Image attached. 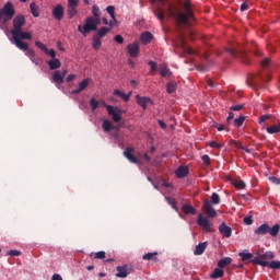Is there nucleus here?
<instances>
[{
  "mask_svg": "<svg viewBox=\"0 0 280 280\" xmlns=\"http://www.w3.org/2000/svg\"><path fill=\"white\" fill-rule=\"evenodd\" d=\"M269 180L273 185H280V178L279 177L271 176V177H269Z\"/></svg>",
  "mask_w": 280,
  "mask_h": 280,
  "instance_id": "obj_53",
  "label": "nucleus"
},
{
  "mask_svg": "<svg viewBox=\"0 0 280 280\" xmlns=\"http://www.w3.org/2000/svg\"><path fill=\"white\" fill-rule=\"evenodd\" d=\"M245 119H246V116H240L238 118H235L234 119V126L236 128L242 127V125L244 124Z\"/></svg>",
  "mask_w": 280,
  "mask_h": 280,
  "instance_id": "obj_42",
  "label": "nucleus"
},
{
  "mask_svg": "<svg viewBox=\"0 0 280 280\" xmlns=\"http://www.w3.org/2000/svg\"><path fill=\"white\" fill-rule=\"evenodd\" d=\"M268 135H277L280 131V124L272 125L266 128Z\"/></svg>",
  "mask_w": 280,
  "mask_h": 280,
  "instance_id": "obj_35",
  "label": "nucleus"
},
{
  "mask_svg": "<svg viewBox=\"0 0 280 280\" xmlns=\"http://www.w3.org/2000/svg\"><path fill=\"white\" fill-rule=\"evenodd\" d=\"M171 15L174 16L179 25H184V27H189L191 21H194V13L191 12V7L188 2L184 4V12L175 13L174 11H171Z\"/></svg>",
  "mask_w": 280,
  "mask_h": 280,
  "instance_id": "obj_1",
  "label": "nucleus"
},
{
  "mask_svg": "<svg viewBox=\"0 0 280 280\" xmlns=\"http://www.w3.org/2000/svg\"><path fill=\"white\" fill-rule=\"evenodd\" d=\"M51 280H62V276L55 273L52 275Z\"/></svg>",
  "mask_w": 280,
  "mask_h": 280,
  "instance_id": "obj_64",
  "label": "nucleus"
},
{
  "mask_svg": "<svg viewBox=\"0 0 280 280\" xmlns=\"http://www.w3.org/2000/svg\"><path fill=\"white\" fill-rule=\"evenodd\" d=\"M115 95H118V97H120L121 100H124V102H128V100H130V95H132V93L126 94L119 90L114 91Z\"/></svg>",
  "mask_w": 280,
  "mask_h": 280,
  "instance_id": "obj_37",
  "label": "nucleus"
},
{
  "mask_svg": "<svg viewBox=\"0 0 280 280\" xmlns=\"http://www.w3.org/2000/svg\"><path fill=\"white\" fill-rule=\"evenodd\" d=\"M262 82H270V80H272V78L270 77V74H266L265 77L264 75H260L259 77Z\"/></svg>",
  "mask_w": 280,
  "mask_h": 280,
  "instance_id": "obj_60",
  "label": "nucleus"
},
{
  "mask_svg": "<svg viewBox=\"0 0 280 280\" xmlns=\"http://www.w3.org/2000/svg\"><path fill=\"white\" fill-rule=\"evenodd\" d=\"M25 26V15H18L13 19V28L11 30V34H16L21 31H23V27Z\"/></svg>",
  "mask_w": 280,
  "mask_h": 280,
  "instance_id": "obj_8",
  "label": "nucleus"
},
{
  "mask_svg": "<svg viewBox=\"0 0 280 280\" xmlns=\"http://www.w3.org/2000/svg\"><path fill=\"white\" fill-rule=\"evenodd\" d=\"M244 108V105H234L230 108V110H242Z\"/></svg>",
  "mask_w": 280,
  "mask_h": 280,
  "instance_id": "obj_61",
  "label": "nucleus"
},
{
  "mask_svg": "<svg viewBox=\"0 0 280 280\" xmlns=\"http://www.w3.org/2000/svg\"><path fill=\"white\" fill-rule=\"evenodd\" d=\"M115 24H113V22H109V26H103L98 30V32L95 34V36H98V38H104V36H106V34H108L110 32V30H113V26Z\"/></svg>",
  "mask_w": 280,
  "mask_h": 280,
  "instance_id": "obj_21",
  "label": "nucleus"
},
{
  "mask_svg": "<svg viewBox=\"0 0 280 280\" xmlns=\"http://www.w3.org/2000/svg\"><path fill=\"white\" fill-rule=\"evenodd\" d=\"M114 40L118 43V45H124V37L121 35H116Z\"/></svg>",
  "mask_w": 280,
  "mask_h": 280,
  "instance_id": "obj_52",
  "label": "nucleus"
},
{
  "mask_svg": "<svg viewBox=\"0 0 280 280\" xmlns=\"http://www.w3.org/2000/svg\"><path fill=\"white\" fill-rule=\"evenodd\" d=\"M106 258V252H97L95 254V259H105Z\"/></svg>",
  "mask_w": 280,
  "mask_h": 280,
  "instance_id": "obj_50",
  "label": "nucleus"
},
{
  "mask_svg": "<svg viewBox=\"0 0 280 280\" xmlns=\"http://www.w3.org/2000/svg\"><path fill=\"white\" fill-rule=\"evenodd\" d=\"M268 65H270V58H265L261 61V67H264V69H266V67H268Z\"/></svg>",
  "mask_w": 280,
  "mask_h": 280,
  "instance_id": "obj_59",
  "label": "nucleus"
},
{
  "mask_svg": "<svg viewBox=\"0 0 280 280\" xmlns=\"http://www.w3.org/2000/svg\"><path fill=\"white\" fill-rule=\"evenodd\" d=\"M210 148H213L214 150H220V148H222V144L215 142V141H211L209 143Z\"/></svg>",
  "mask_w": 280,
  "mask_h": 280,
  "instance_id": "obj_51",
  "label": "nucleus"
},
{
  "mask_svg": "<svg viewBox=\"0 0 280 280\" xmlns=\"http://www.w3.org/2000/svg\"><path fill=\"white\" fill-rule=\"evenodd\" d=\"M231 143L233 145H235V148H237L238 150H244V147L242 145V143L235 141V140H232Z\"/></svg>",
  "mask_w": 280,
  "mask_h": 280,
  "instance_id": "obj_56",
  "label": "nucleus"
},
{
  "mask_svg": "<svg viewBox=\"0 0 280 280\" xmlns=\"http://www.w3.org/2000/svg\"><path fill=\"white\" fill-rule=\"evenodd\" d=\"M262 268H271V270H279L280 269V261L273 260L271 262H260Z\"/></svg>",
  "mask_w": 280,
  "mask_h": 280,
  "instance_id": "obj_24",
  "label": "nucleus"
},
{
  "mask_svg": "<svg viewBox=\"0 0 280 280\" xmlns=\"http://www.w3.org/2000/svg\"><path fill=\"white\" fill-rule=\"evenodd\" d=\"M182 211L183 213H185L186 215H196V208H194V206L191 205H184L182 207Z\"/></svg>",
  "mask_w": 280,
  "mask_h": 280,
  "instance_id": "obj_25",
  "label": "nucleus"
},
{
  "mask_svg": "<svg viewBox=\"0 0 280 280\" xmlns=\"http://www.w3.org/2000/svg\"><path fill=\"white\" fill-rule=\"evenodd\" d=\"M180 45H182V49L185 51V54H189V56H196V54H198V51L194 50V48L185 45L184 38L180 39Z\"/></svg>",
  "mask_w": 280,
  "mask_h": 280,
  "instance_id": "obj_26",
  "label": "nucleus"
},
{
  "mask_svg": "<svg viewBox=\"0 0 280 280\" xmlns=\"http://www.w3.org/2000/svg\"><path fill=\"white\" fill-rule=\"evenodd\" d=\"M52 16L56 21H62V19H65V7H62V4H57L52 9Z\"/></svg>",
  "mask_w": 280,
  "mask_h": 280,
  "instance_id": "obj_15",
  "label": "nucleus"
},
{
  "mask_svg": "<svg viewBox=\"0 0 280 280\" xmlns=\"http://www.w3.org/2000/svg\"><path fill=\"white\" fill-rule=\"evenodd\" d=\"M155 255H159V253H148L142 256V259L144 261H150V259H153V261H159V258H156Z\"/></svg>",
  "mask_w": 280,
  "mask_h": 280,
  "instance_id": "obj_38",
  "label": "nucleus"
},
{
  "mask_svg": "<svg viewBox=\"0 0 280 280\" xmlns=\"http://www.w3.org/2000/svg\"><path fill=\"white\" fill-rule=\"evenodd\" d=\"M92 14L95 16L94 19H100V7L93 5L92 7Z\"/></svg>",
  "mask_w": 280,
  "mask_h": 280,
  "instance_id": "obj_49",
  "label": "nucleus"
},
{
  "mask_svg": "<svg viewBox=\"0 0 280 280\" xmlns=\"http://www.w3.org/2000/svg\"><path fill=\"white\" fill-rule=\"evenodd\" d=\"M47 56H50V58H56V51L54 49L48 50V52L46 54Z\"/></svg>",
  "mask_w": 280,
  "mask_h": 280,
  "instance_id": "obj_63",
  "label": "nucleus"
},
{
  "mask_svg": "<svg viewBox=\"0 0 280 280\" xmlns=\"http://www.w3.org/2000/svg\"><path fill=\"white\" fill-rule=\"evenodd\" d=\"M7 255H9L10 257H21V252L16 250V249H11V250L7 252Z\"/></svg>",
  "mask_w": 280,
  "mask_h": 280,
  "instance_id": "obj_47",
  "label": "nucleus"
},
{
  "mask_svg": "<svg viewBox=\"0 0 280 280\" xmlns=\"http://www.w3.org/2000/svg\"><path fill=\"white\" fill-rule=\"evenodd\" d=\"M47 65H48V67H49V69H50L51 71H56V69H60V67L62 66V63L60 62V60L57 59V58H54V59L47 61Z\"/></svg>",
  "mask_w": 280,
  "mask_h": 280,
  "instance_id": "obj_23",
  "label": "nucleus"
},
{
  "mask_svg": "<svg viewBox=\"0 0 280 280\" xmlns=\"http://www.w3.org/2000/svg\"><path fill=\"white\" fill-rule=\"evenodd\" d=\"M22 51H26L25 55L30 57V60L33 62V65H36V67H38V61L36 60V52H34V50L30 49L28 47L27 49H22Z\"/></svg>",
  "mask_w": 280,
  "mask_h": 280,
  "instance_id": "obj_27",
  "label": "nucleus"
},
{
  "mask_svg": "<svg viewBox=\"0 0 280 280\" xmlns=\"http://www.w3.org/2000/svg\"><path fill=\"white\" fill-rule=\"evenodd\" d=\"M100 26V18H86L85 24L79 25L78 31L83 34V36H86L89 32H97V27Z\"/></svg>",
  "mask_w": 280,
  "mask_h": 280,
  "instance_id": "obj_3",
  "label": "nucleus"
},
{
  "mask_svg": "<svg viewBox=\"0 0 280 280\" xmlns=\"http://www.w3.org/2000/svg\"><path fill=\"white\" fill-rule=\"evenodd\" d=\"M106 12L109 13L112 21L109 23H113V25H117V19H115V7L109 5L106 8Z\"/></svg>",
  "mask_w": 280,
  "mask_h": 280,
  "instance_id": "obj_34",
  "label": "nucleus"
},
{
  "mask_svg": "<svg viewBox=\"0 0 280 280\" xmlns=\"http://www.w3.org/2000/svg\"><path fill=\"white\" fill-rule=\"evenodd\" d=\"M92 45L94 49H100V47H102V38L97 35H94L92 38Z\"/></svg>",
  "mask_w": 280,
  "mask_h": 280,
  "instance_id": "obj_36",
  "label": "nucleus"
},
{
  "mask_svg": "<svg viewBox=\"0 0 280 280\" xmlns=\"http://www.w3.org/2000/svg\"><path fill=\"white\" fill-rule=\"evenodd\" d=\"M225 51L228 54H230V56H232V58H241V60L243 62H248V55H246V52L237 49V47H235V45H232V47L226 48Z\"/></svg>",
  "mask_w": 280,
  "mask_h": 280,
  "instance_id": "obj_7",
  "label": "nucleus"
},
{
  "mask_svg": "<svg viewBox=\"0 0 280 280\" xmlns=\"http://www.w3.org/2000/svg\"><path fill=\"white\" fill-rule=\"evenodd\" d=\"M188 174H189V167H187V166H179L175 171V176L177 178H185Z\"/></svg>",
  "mask_w": 280,
  "mask_h": 280,
  "instance_id": "obj_22",
  "label": "nucleus"
},
{
  "mask_svg": "<svg viewBox=\"0 0 280 280\" xmlns=\"http://www.w3.org/2000/svg\"><path fill=\"white\" fill-rule=\"evenodd\" d=\"M232 185H233L236 189H244V187H246V184H245L244 180H242V179H233V180H232Z\"/></svg>",
  "mask_w": 280,
  "mask_h": 280,
  "instance_id": "obj_39",
  "label": "nucleus"
},
{
  "mask_svg": "<svg viewBox=\"0 0 280 280\" xmlns=\"http://www.w3.org/2000/svg\"><path fill=\"white\" fill-rule=\"evenodd\" d=\"M127 49L131 58H137L139 56V42H133L132 44H129Z\"/></svg>",
  "mask_w": 280,
  "mask_h": 280,
  "instance_id": "obj_19",
  "label": "nucleus"
},
{
  "mask_svg": "<svg viewBox=\"0 0 280 280\" xmlns=\"http://www.w3.org/2000/svg\"><path fill=\"white\" fill-rule=\"evenodd\" d=\"M106 110L108 115L113 118V121L118 124L121 121V113H124L119 107H114L113 105H106Z\"/></svg>",
  "mask_w": 280,
  "mask_h": 280,
  "instance_id": "obj_9",
  "label": "nucleus"
},
{
  "mask_svg": "<svg viewBox=\"0 0 280 280\" xmlns=\"http://www.w3.org/2000/svg\"><path fill=\"white\" fill-rule=\"evenodd\" d=\"M30 10L35 19H38V16H40V9H38V5H36L35 2H31Z\"/></svg>",
  "mask_w": 280,
  "mask_h": 280,
  "instance_id": "obj_31",
  "label": "nucleus"
},
{
  "mask_svg": "<svg viewBox=\"0 0 280 280\" xmlns=\"http://www.w3.org/2000/svg\"><path fill=\"white\" fill-rule=\"evenodd\" d=\"M167 93H174L176 91V82L171 81L166 88Z\"/></svg>",
  "mask_w": 280,
  "mask_h": 280,
  "instance_id": "obj_46",
  "label": "nucleus"
},
{
  "mask_svg": "<svg viewBox=\"0 0 280 280\" xmlns=\"http://www.w3.org/2000/svg\"><path fill=\"white\" fill-rule=\"evenodd\" d=\"M197 224L198 226H200L206 233H211V222L209 221V219L207 217H203L202 214L198 215V220H197Z\"/></svg>",
  "mask_w": 280,
  "mask_h": 280,
  "instance_id": "obj_11",
  "label": "nucleus"
},
{
  "mask_svg": "<svg viewBox=\"0 0 280 280\" xmlns=\"http://www.w3.org/2000/svg\"><path fill=\"white\" fill-rule=\"evenodd\" d=\"M14 14H16L14 4H12V2H7L0 10V21L8 23V21H12V19H14Z\"/></svg>",
  "mask_w": 280,
  "mask_h": 280,
  "instance_id": "obj_4",
  "label": "nucleus"
},
{
  "mask_svg": "<svg viewBox=\"0 0 280 280\" xmlns=\"http://www.w3.org/2000/svg\"><path fill=\"white\" fill-rule=\"evenodd\" d=\"M207 250V242L200 243L195 247L194 255H202Z\"/></svg>",
  "mask_w": 280,
  "mask_h": 280,
  "instance_id": "obj_30",
  "label": "nucleus"
},
{
  "mask_svg": "<svg viewBox=\"0 0 280 280\" xmlns=\"http://www.w3.org/2000/svg\"><path fill=\"white\" fill-rule=\"evenodd\" d=\"M243 221L245 222V224L250 225L253 224V217H245Z\"/></svg>",
  "mask_w": 280,
  "mask_h": 280,
  "instance_id": "obj_58",
  "label": "nucleus"
},
{
  "mask_svg": "<svg viewBox=\"0 0 280 280\" xmlns=\"http://www.w3.org/2000/svg\"><path fill=\"white\" fill-rule=\"evenodd\" d=\"M211 203L212 205H220V195H218L217 192H213L211 195Z\"/></svg>",
  "mask_w": 280,
  "mask_h": 280,
  "instance_id": "obj_45",
  "label": "nucleus"
},
{
  "mask_svg": "<svg viewBox=\"0 0 280 280\" xmlns=\"http://www.w3.org/2000/svg\"><path fill=\"white\" fill-rule=\"evenodd\" d=\"M166 202L172 206V209H174L178 213V206H176V200L172 199L171 197H165Z\"/></svg>",
  "mask_w": 280,
  "mask_h": 280,
  "instance_id": "obj_43",
  "label": "nucleus"
},
{
  "mask_svg": "<svg viewBox=\"0 0 280 280\" xmlns=\"http://www.w3.org/2000/svg\"><path fill=\"white\" fill-rule=\"evenodd\" d=\"M89 84H91L90 79H84L83 81L79 82V86L77 90H72V95H79V93H82V91H86L89 89Z\"/></svg>",
  "mask_w": 280,
  "mask_h": 280,
  "instance_id": "obj_18",
  "label": "nucleus"
},
{
  "mask_svg": "<svg viewBox=\"0 0 280 280\" xmlns=\"http://www.w3.org/2000/svg\"><path fill=\"white\" fill-rule=\"evenodd\" d=\"M35 47L44 51V54H49V48L43 42H35Z\"/></svg>",
  "mask_w": 280,
  "mask_h": 280,
  "instance_id": "obj_40",
  "label": "nucleus"
},
{
  "mask_svg": "<svg viewBox=\"0 0 280 280\" xmlns=\"http://www.w3.org/2000/svg\"><path fill=\"white\" fill-rule=\"evenodd\" d=\"M160 75L162 78H170V75H172V71L167 68V65H160Z\"/></svg>",
  "mask_w": 280,
  "mask_h": 280,
  "instance_id": "obj_28",
  "label": "nucleus"
},
{
  "mask_svg": "<svg viewBox=\"0 0 280 280\" xmlns=\"http://www.w3.org/2000/svg\"><path fill=\"white\" fill-rule=\"evenodd\" d=\"M140 40L142 45H148L152 40V33L144 32L140 36Z\"/></svg>",
  "mask_w": 280,
  "mask_h": 280,
  "instance_id": "obj_29",
  "label": "nucleus"
},
{
  "mask_svg": "<svg viewBox=\"0 0 280 280\" xmlns=\"http://www.w3.org/2000/svg\"><path fill=\"white\" fill-rule=\"evenodd\" d=\"M279 231H280V225L276 224L272 228H270V225H268L267 223L261 224L260 226H258L254 233L256 235H266L269 233V235H271V237H277L279 235Z\"/></svg>",
  "mask_w": 280,
  "mask_h": 280,
  "instance_id": "obj_5",
  "label": "nucleus"
},
{
  "mask_svg": "<svg viewBox=\"0 0 280 280\" xmlns=\"http://www.w3.org/2000/svg\"><path fill=\"white\" fill-rule=\"evenodd\" d=\"M90 106L92 110H95L100 106V102H97L95 98H91Z\"/></svg>",
  "mask_w": 280,
  "mask_h": 280,
  "instance_id": "obj_48",
  "label": "nucleus"
},
{
  "mask_svg": "<svg viewBox=\"0 0 280 280\" xmlns=\"http://www.w3.org/2000/svg\"><path fill=\"white\" fill-rule=\"evenodd\" d=\"M75 80V74H69L66 79V82H73Z\"/></svg>",
  "mask_w": 280,
  "mask_h": 280,
  "instance_id": "obj_62",
  "label": "nucleus"
},
{
  "mask_svg": "<svg viewBox=\"0 0 280 280\" xmlns=\"http://www.w3.org/2000/svg\"><path fill=\"white\" fill-rule=\"evenodd\" d=\"M202 209H203V211H205V213L208 218H217L218 212L215 211V209L211 205V201L205 200Z\"/></svg>",
  "mask_w": 280,
  "mask_h": 280,
  "instance_id": "obj_14",
  "label": "nucleus"
},
{
  "mask_svg": "<svg viewBox=\"0 0 280 280\" xmlns=\"http://www.w3.org/2000/svg\"><path fill=\"white\" fill-rule=\"evenodd\" d=\"M219 233L224 237H231L233 230L231 229V226L226 225V223L223 222L219 225Z\"/></svg>",
  "mask_w": 280,
  "mask_h": 280,
  "instance_id": "obj_20",
  "label": "nucleus"
},
{
  "mask_svg": "<svg viewBox=\"0 0 280 280\" xmlns=\"http://www.w3.org/2000/svg\"><path fill=\"white\" fill-rule=\"evenodd\" d=\"M116 270H117L116 277L118 279H126V277H128V275H130V272L133 271L132 266H128V265L118 266Z\"/></svg>",
  "mask_w": 280,
  "mask_h": 280,
  "instance_id": "obj_12",
  "label": "nucleus"
},
{
  "mask_svg": "<svg viewBox=\"0 0 280 280\" xmlns=\"http://www.w3.org/2000/svg\"><path fill=\"white\" fill-rule=\"evenodd\" d=\"M149 66L151 67V71H156L159 65L155 61H149Z\"/></svg>",
  "mask_w": 280,
  "mask_h": 280,
  "instance_id": "obj_55",
  "label": "nucleus"
},
{
  "mask_svg": "<svg viewBox=\"0 0 280 280\" xmlns=\"http://www.w3.org/2000/svg\"><path fill=\"white\" fill-rule=\"evenodd\" d=\"M23 40H32V32L19 31L12 35L11 43L15 45L18 49L28 48V44Z\"/></svg>",
  "mask_w": 280,
  "mask_h": 280,
  "instance_id": "obj_2",
  "label": "nucleus"
},
{
  "mask_svg": "<svg viewBox=\"0 0 280 280\" xmlns=\"http://www.w3.org/2000/svg\"><path fill=\"white\" fill-rule=\"evenodd\" d=\"M201 161H203L205 165H209L211 163V158L209 155H202Z\"/></svg>",
  "mask_w": 280,
  "mask_h": 280,
  "instance_id": "obj_54",
  "label": "nucleus"
},
{
  "mask_svg": "<svg viewBox=\"0 0 280 280\" xmlns=\"http://www.w3.org/2000/svg\"><path fill=\"white\" fill-rule=\"evenodd\" d=\"M269 259H275V254L272 252H266L264 254H258L252 262L256 266H261V264H269Z\"/></svg>",
  "mask_w": 280,
  "mask_h": 280,
  "instance_id": "obj_6",
  "label": "nucleus"
},
{
  "mask_svg": "<svg viewBox=\"0 0 280 280\" xmlns=\"http://www.w3.org/2000/svg\"><path fill=\"white\" fill-rule=\"evenodd\" d=\"M238 255H240L242 261H248V259L253 258V254H250V253H240Z\"/></svg>",
  "mask_w": 280,
  "mask_h": 280,
  "instance_id": "obj_44",
  "label": "nucleus"
},
{
  "mask_svg": "<svg viewBox=\"0 0 280 280\" xmlns=\"http://www.w3.org/2000/svg\"><path fill=\"white\" fill-rule=\"evenodd\" d=\"M124 156L130 161V163H135L136 165H139V159L135 156V149L132 148H127L124 151Z\"/></svg>",
  "mask_w": 280,
  "mask_h": 280,
  "instance_id": "obj_17",
  "label": "nucleus"
},
{
  "mask_svg": "<svg viewBox=\"0 0 280 280\" xmlns=\"http://www.w3.org/2000/svg\"><path fill=\"white\" fill-rule=\"evenodd\" d=\"M67 75V70H56L52 74V82L57 85L60 86V84L65 83V78Z\"/></svg>",
  "mask_w": 280,
  "mask_h": 280,
  "instance_id": "obj_13",
  "label": "nucleus"
},
{
  "mask_svg": "<svg viewBox=\"0 0 280 280\" xmlns=\"http://www.w3.org/2000/svg\"><path fill=\"white\" fill-rule=\"evenodd\" d=\"M222 277H224V270L220 268L214 269L210 275V279H222Z\"/></svg>",
  "mask_w": 280,
  "mask_h": 280,
  "instance_id": "obj_33",
  "label": "nucleus"
},
{
  "mask_svg": "<svg viewBox=\"0 0 280 280\" xmlns=\"http://www.w3.org/2000/svg\"><path fill=\"white\" fill-rule=\"evenodd\" d=\"M78 5H80V0H68L67 14L69 19H73L78 14Z\"/></svg>",
  "mask_w": 280,
  "mask_h": 280,
  "instance_id": "obj_10",
  "label": "nucleus"
},
{
  "mask_svg": "<svg viewBox=\"0 0 280 280\" xmlns=\"http://www.w3.org/2000/svg\"><path fill=\"white\" fill-rule=\"evenodd\" d=\"M136 101L137 104H139L141 106V108H143V110H145V108H148V106H152V98L150 97H145V96H136Z\"/></svg>",
  "mask_w": 280,
  "mask_h": 280,
  "instance_id": "obj_16",
  "label": "nucleus"
},
{
  "mask_svg": "<svg viewBox=\"0 0 280 280\" xmlns=\"http://www.w3.org/2000/svg\"><path fill=\"white\" fill-rule=\"evenodd\" d=\"M268 119H270L269 115H262L259 118V124H264L265 121H268Z\"/></svg>",
  "mask_w": 280,
  "mask_h": 280,
  "instance_id": "obj_57",
  "label": "nucleus"
},
{
  "mask_svg": "<svg viewBox=\"0 0 280 280\" xmlns=\"http://www.w3.org/2000/svg\"><path fill=\"white\" fill-rule=\"evenodd\" d=\"M102 127L105 132H110L113 130V122L104 120Z\"/></svg>",
  "mask_w": 280,
  "mask_h": 280,
  "instance_id": "obj_41",
  "label": "nucleus"
},
{
  "mask_svg": "<svg viewBox=\"0 0 280 280\" xmlns=\"http://www.w3.org/2000/svg\"><path fill=\"white\" fill-rule=\"evenodd\" d=\"M233 259L231 257H225L220 259L218 262L219 268H226V266H231Z\"/></svg>",
  "mask_w": 280,
  "mask_h": 280,
  "instance_id": "obj_32",
  "label": "nucleus"
}]
</instances>
